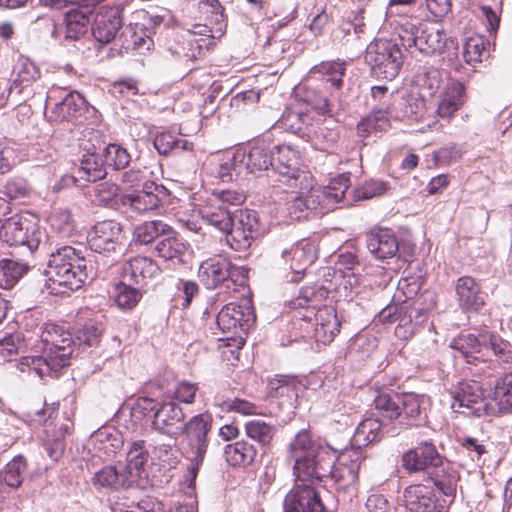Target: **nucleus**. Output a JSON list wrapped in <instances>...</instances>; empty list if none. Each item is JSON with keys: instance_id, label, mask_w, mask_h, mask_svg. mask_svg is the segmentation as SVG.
Masks as SVG:
<instances>
[{"instance_id": "603ef678", "label": "nucleus", "mask_w": 512, "mask_h": 512, "mask_svg": "<svg viewBox=\"0 0 512 512\" xmlns=\"http://www.w3.org/2000/svg\"><path fill=\"white\" fill-rule=\"evenodd\" d=\"M49 222L52 230L61 238H68L75 231V222L67 209H55L49 217Z\"/></svg>"}, {"instance_id": "412c9836", "label": "nucleus", "mask_w": 512, "mask_h": 512, "mask_svg": "<svg viewBox=\"0 0 512 512\" xmlns=\"http://www.w3.org/2000/svg\"><path fill=\"white\" fill-rule=\"evenodd\" d=\"M121 27V10L118 7H101L96 14L92 33L99 43L108 44L115 39Z\"/></svg>"}, {"instance_id": "f257e3e1", "label": "nucleus", "mask_w": 512, "mask_h": 512, "mask_svg": "<svg viewBox=\"0 0 512 512\" xmlns=\"http://www.w3.org/2000/svg\"><path fill=\"white\" fill-rule=\"evenodd\" d=\"M287 459L293 463L296 485L284 498L283 512H329L315 483L331 476L338 491L354 494L366 455L363 450L350 448L337 456L336 450L302 429L290 442Z\"/></svg>"}, {"instance_id": "1a4fd4ad", "label": "nucleus", "mask_w": 512, "mask_h": 512, "mask_svg": "<svg viewBox=\"0 0 512 512\" xmlns=\"http://www.w3.org/2000/svg\"><path fill=\"white\" fill-rule=\"evenodd\" d=\"M245 198V194L239 190H214L199 213L207 224L217 230L226 229L233 218L229 207L241 205Z\"/></svg>"}, {"instance_id": "dca6fc26", "label": "nucleus", "mask_w": 512, "mask_h": 512, "mask_svg": "<svg viewBox=\"0 0 512 512\" xmlns=\"http://www.w3.org/2000/svg\"><path fill=\"white\" fill-rule=\"evenodd\" d=\"M185 414L174 401L163 402L153 414V428L161 434L172 438L183 435Z\"/></svg>"}, {"instance_id": "2eb2a0df", "label": "nucleus", "mask_w": 512, "mask_h": 512, "mask_svg": "<svg viewBox=\"0 0 512 512\" xmlns=\"http://www.w3.org/2000/svg\"><path fill=\"white\" fill-rule=\"evenodd\" d=\"M166 191L163 185L145 181L141 191L123 194L119 197V201L127 210L142 214L157 209L161 196L166 195Z\"/></svg>"}, {"instance_id": "a18cd8bd", "label": "nucleus", "mask_w": 512, "mask_h": 512, "mask_svg": "<svg viewBox=\"0 0 512 512\" xmlns=\"http://www.w3.org/2000/svg\"><path fill=\"white\" fill-rule=\"evenodd\" d=\"M254 446L246 441L228 444L224 450L226 461L232 466H246L253 462L256 456Z\"/></svg>"}, {"instance_id": "58836bf2", "label": "nucleus", "mask_w": 512, "mask_h": 512, "mask_svg": "<svg viewBox=\"0 0 512 512\" xmlns=\"http://www.w3.org/2000/svg\"><path fill=\"white\" fill-rule=\"evenodd\" d=\"M386 431H383L382 423L376 418H366L361 421L352 438V447L355 450H362L369 444L379 442Z\"/></svg>"}, {"instance_id": "052dcab7", "label": "nucleus", "mask_w": 512, "mask_h": 512, "mask_svg": "<svg viewBox=\"0 0 512 512\" xmlns=\"http://www.w3.org/2000/svg\"><path fill=\"white\" fill-rule=\"evenodd\" d=\"M25 340L20 332H6L2 337V358L12 361L11 357L24 352Z\"/></svg>"}, {"instance_id": "a19ab883", "label": "nucleus", "mask_w": 512, "mask_h": 512, "mask_svg": "<svg viewBox=\"0 0 512 512\" xmlns=\"http://www.w3.org/2000/svg\"><path fill=\"white\" fill-rule=\"evenodd\" d=\"M21 254L2 250V255L10 256L2 258V289L13 288L27 272V264L18 257Z\"/></svg>"}, {"instance_id": "0e129e2a", "label": "nucleus", "mask_w": 512, "mask_h": 512, "mask_svg": "<svg viewBox=\"0 0 512 512\" xmlns=\"http://www.w3.org/2000/svg\"><path fill=\"white\" fill-rule=\"evenodd\" d=\"M312 133L316 137L317 143L321 145L320 149L322 150L333 148L340 137L338 129L325 126L318 127L317 130L312 129Z\"/></svg>"}, {"instance_id": "20e7f679", "label": "nucleus", "mask_w": 512, "mask_h": 512, "mask_svg": "<svg viewBox=\"0 0 512 512\" xmlns=\"http://www.w3.org/2000/svg\"><path fill=\"white\" fill-rule=\"evenodd\" d=\"M423 398L419 395L380 393L374 399V405L379 414L386 420L397 421L396 425L388 427L389 436H397L401 429L418 425L422 415Z\"/></svg>"}, {"instance_id": "bf43d9fd", "label": "nucleus", "mask_w": 512, "mask_h": 512, "mask_svg": "<svg viewBox=\"0 0 512 512\" xmlns=\"http://www.w3.org/2000/svg\"><path fill=\"white\" fill-rule=\"evenodd\" d=\"M26 470V462L21 455L14 457L5 466L4 481L7 486L17 488L23 481V473Z\"/></svg>"}, {"instance_id": "0eeeda50", "label": "nucleus", "mask_w": 512, "mask_h": 512, "mask_svg": "<svg viewBox=\"0 0 512 512\" xmlns=\"http://www.w3.org/2000/svg\"><path fill=\"white\" fill-rule=\"evenodd\" d=\"M41 238L37 222L25 215L15 214L2 221V242L15 248V253H27L38 248Z\"/></svg>"}, {"instance_id": "f03ea898", "label": "nucleus", "mask_w": 512, "mask_h": 512, "mask_svg": "<svg viewBox=\"0 0 512 512\" xmlns=\"http://www.w3.org/2000/svg\"><path fill=\"white\" fill-rule=\"evenodd\" d=\"M99 258H86L81 251L68 245L57 248L50 254L45 270L52 293L78 290L87 280L96 278L101 273Z\"/></svg>"}, {"instance_id": "de8ad7c7", "label": "nucleus", "mask_w": 512, "mask_h": 512, "mask_svg": "<svg viewBox=\"0 0 512 512\" xmlns=\"http://www.w3.org/2000/svg\"><path fill=\"white\" fill-rule=\"evenodd\" d=\"M198 8L206 22L216 25L214 31L218 35H223L227 24L224 16V8L220 2L218 0H200Z\"/></svg>"}, {"instance_id": "a211bd4d", "label": "nucleus", "mask_w": 512, "mask_h": 512, "mask_svg": "<svg viewBox=\"0 0 512 512\" xmlns=\"http://www.w3.org/2000/svg\"><path fill=\"white\" fill-rule=\"evenodd\" d=\"M403 501L409 512H447V508L434 494L431 486L414 484L403 491Z\"/></svg>"}, {"instance_id": "423d86ee", "label": "nucleus", "mask_w": 512, "mask_h": 512, "mask_svg": "<svg viewBox=\"0 0 512 512\" xmlns=\"http://www.w3.org/2000/svg\"><path fill=\"white\" fill-rule=\"evenodd\" d=\"M365 61L373 77L392 80L403 65V55L398 43L389 39H377L367 46Z\"/></svg>"}, {"instance_id": "e433bc0d", "label": "nucleus", "mask_w": 512, "mask_h": 512, "mask_svg": "<svg viewBox=\"0 0 512 512\" xmlns=\"http://www.w3.org/2000/svg\"><path fill=\"white\" fill-rule=\"evenodd\" d=\"M350 186V177L346 174L333 178L324 188L313 185L314 195H319L320 208L329 209L334 204L341 202Z\"/></svg>"}, {"instance_id": "774afa93", "label": "nucleus", "mask_w": 512, "mask_h": 512, "mask_svg": "<svg viewBox=\"0 0 512 512\" xmlns=\"http://www.w3.org/2000/svg\"><path fill=\"white\" fill-rule=\"evenodd\" d=\"M118 195V186L111 182H102L95 187V196L97 200L104 205L116 203Z\"/></svg>"}, {"instance_id": "49530a36", "label": "nucleus", "mask_w": 512, "mask_h": 512, "mask_svg": "<svg viewBox=\"0 0 512 512\" xmlns=\"http://www.w3.org/2000/svg\"><path fill=\"white\" fill-rule=\"evenodd\" d=\"M483 341H485V353L488 355L492 351L499 363L512 365V345L499 335L484 331Z\"/></svg>"}, {"instance_id": "69168bd1", "label": "nucleus", "mask_w": 512, "mask_h": 512, "mask_svg": "<svg viewBox=\"0 0 512 512\" xmlns=\"http://www.w3.org/2000/svg\"><path fill=\"white\" fill-rule=\"evenodd\" d=\"M100 331L94 326H86L76 337V348L78 351H85L88 347L96 346L99 342Z\"/></svg>"}, {"instance_id": "13d9d810", "label": "nucleus", "mask_w": 512, "mask_h": 512, "mask_svg": "<svg viewBox=\"0 0 512 512\" xmlns=\"http://www.w3.org/2000/svg\"><path fill=\"white\" fill-rule=\"evenodd\" d=\"M441 474L437 473L433 477L434 485L446 497H454L457 490L459 475L451 468H442Z\"/></svg>"}, {"instance_id": "5701e85b", "label": "nucleus", "mask_w": 512, "mask_h": 512, "mask_svg": "<svg viewBox=\"0 0 512 512\" xmlns=\"http://www.w3.org/2000/svg\"><path fill=\"white\" fill-rule=\"evenodd\" d=\"M148 460L149 452L143 440L130 444L122 470L132 485L139 484L140 481L147 478Z\"/></svg>"}, {"instance_id": "a878e982", "label": "nucleus", "mask_w": 512, "mask_h": 512, "mask_svg": "<svg viewBox=\"0 0 512 512\" xmlns=\"http://www.w3.org/2000/svg\"><path fill=\"white\" fill-rule=\"evenodd\" d=\"M86 153H84L80 160V166L76 171V177L88 182H96L105 178L107 174L105 161L102 159L103 155L97 150L95 144L88 147L82 143Z\"/></svg>"}, {"instance_id": "aec40b11", "label": "nucleus", "mask_w": 512, "mask_h": 512, "mask_svg": "<svg viewBox=\"0 0 512 512\" xmlns=\"http://www.w3.org/2000/svg\"><path fill=\"white\" fill-rule=\"evenodd\" d=\"M157 262L147 256H135L123 267V277L133 285L144 289L149 282L160 274Z\"/></svg>"}, {"instance_id": "680f3d73", "label": "nucleus", "mask_w": 512, "mask_h": 512, "mask_svg": "<svg viewBox=\"0 0 512 512\" xmlns=\"http://www.w3.org/2000/svg\"><path fill=\"white\" fill-rule=\"evenodd\" d=\"M486 51V42L480 36L469 37L463 46V57L466 63L475 64L482 61Z\"/></svg>"}, {"instance_id": "79ce46f5", "label": "nucleus", "mask_w": 512, "mask_h": 512, "mask_svg": "<svg viewBox=\"0 0 512 512\" xmlns=\"http://www.w3.org/2000/svg\"><path fill=\"white\" fill-rule=\"evenodd\" d=\"M92 483L98 488H129L133 486L122 468L118 470L113 466H106L96 472L92 477Z\"/></svg>"}, {"instance_id": "4d7b16f0", "label": "nucleus", "mask_w": 512, "mask_h": 512, "mask_svg": "<svg viewBox=\"0 0 512 512\" xmlns=\"http://www.w3.org/2000/svg\"><path fill=\"white\" fill-rule=\"evenodd\" d=\"M14 82L19 84H28L36 80L40 72L36 65L28 58L20 56L13 68Z\"/></svg>"}, {"instance_id": "4c0bfd02", "label": "nucleus", "mask_w": 512, "mask_h": 512, "mask_svg": "<svg viewBox=\"0 0 512 512\" xmlns=\"http://www.w3.org/2000/svg\"><path fill=\"white\" fill-rule=\"evenodd\" d=\"M185 250V244L171 226H169V232L163 234L154 246V252L157 257L172 263L181 262Z\"/></svg>"}, {"instance_id": "c756f323", "label": "nucleus", "mask_w": 512, "mask_h": 512, "mask_svg": "<svg viewBox=\"0 0 512 512\" xmlns=\"http://www.w3.org/2000/svg\"><path fill=\"white\" fill-rule=\"evenodd\" d=\"M230 269L231 264L227 259L213 257L201 263L198 276L208 289H213L229 278Z\"/></svg>"}, {"instance_id": "9b49d317", "label": "nucleus", "mask_w": 512, "mask_h": 512, "mask_svg": "<svg viewBox=\"0 0 512 512\" xmlns=\"http://www.w3.org/2000/svg\"><path fill=\"white\" fill-rule=\"evenodd\" d=\"M46 108L50 110V120L71 121L81 117L88 110V103L76 91L52 88L47 95Z\"/></svg>"}, {"instance_id": "4468645a", "label": "nucleus", "mask_w": 512, "mask_h": 512, "mask_svg": "<svg viewBox=\"0 0 512 512\" xmlns=\"http://www.w3.org/2000/svg\"><path fill=\"white\" fill-rule=\"evenodd\" d=\"M451 408L465 416L476 417L489 414L490 409L477 382L462 384L453 394Z\"/></svg>"}, {"instance_id": "6ab92c4d", "label": "nucleus", "mask_w": 512, "mask_h": 512, "mask_svg": "<svg viewBox=\"0 0 512 512\" xmlns=\"http://www.w3.org/2000/svg\"><path fill=\"white\" fill-rule=\"evenodd\" d=\"M274 147L264 140H257L247 148L237 149V153L244 154L243 171L248 174H260L263 171L271 170L273 164Z\"/></svg>"}, {"instance_id": "39448f33", "label": "nucleus", "mask_w": 512, "mask_h": 512, "mask_svg": "<svg viewBox=\"0 0 512 512\" xmlns=\"http://www.w3.org/2000/svg\"><path fill=\"white\" fill-rule=\"evenodd\" d=\"M400 43L406 50L415 48L424 55L441 53L447 44L444 30L436 23L424 22L418 26L403 23L398 31Z\"/></svg>"}, {"instance_id": "f704fd0d", "label": "nucleus", "mask_w": 512, "mask_h": 512, "mask_svg": "<svg viewBox=\"0 0 512 512\" xmlns=\"http://www.w3.org/2000/svg\"><path fill=\"white\" fill-rule=\"evenodd\" d=\"M392 111L389 105L374 109L357 124L358 135L365 139L387 131L391 127Z\"/></svg>"}, {"instance_id": "cd10ccee", "label": "nucleus", "mask_w": 512, "mask_h": 512, "mask_svg": "<svg viewBox=\"0 0 512 512\" xmlns=\"http://www.w3.org/2000/svg\"><path fill=\"white\" fill-rule=\"evenodd\" d=\"M278 124L302 139L309 140L312 137L313 117L309 111H303L301 108L286 109Z\"/></svg>"}, {"instance_id": "37998d69", "label": "nucleus", "mask_w": 512, "mask_h": 512, "mask_svg": "<svg viewBox=\"0 0 512 512\" xmlns=\"http://www.w3.org/2000/svg\"><path fill=\"white\" fill-rule=\"evenodd\" d=\"M329 295V288L323 285H314L303 287L299 295L290 301L289 306L292 309L298 308H313L318 309L321 304Z\"/></svg>"}, {"instance_id": "f8f14e48", "label": "nucleus", "mask_w": 512, "mask_h": 512, "mask_svg": "<svg viewBox=\"0 0 512 512\" xmlns=\"http://www.w3.org/2000/svg\"><path fill=\"white\" fill-rule=\"evenodd\" d=\"M124 241L122 226L114 220L98 222L88 233V244L98 254L121 255L125 249Z\"/></svg>"}, {"instance_id": "4be33fe9", "label": "nucleus", "mask_w": 512, "mask_h": 512, "mask_svg": "<svg viewBox=\"0 0 512 512\" xmlns=\"http://www.w3.org/2000/svg\"><path fill=\"white\" fill-rule=\"evenodd\" d=\"M255 322V314L251 306L229 303L217 315V325L222 331H231L240 327L248 329Z\"/></svg>"}, {"instance_id": "8fccbe9b", "label": "nucleus", "mask_w": 512, "mask_h": 512, "mask_svg": "<svg viewBox=\"0 0 512 512\" xmlns=\"http://www.w3.org/2000/svg\"><path fill=\"white\" fill-rule=\"evenodd\" d=\"M345 71V62L327 61L314 66L310 73L312 75L319 74L326 82L331 83L333 87L340 88L343 83Z\"/></svg>"}, {"instance_id": "473e14b6", "label": "nucleus", "mask_w": 512, "mask_h": 512, "mask_svg": "<svg viewBox=\"0 0 512 512\" xmlns=\"http://www.w3.org/2000/svg\"><path fill=\"white\" fill-rule=\"evenodd\" d=\"M484 331L479 334L461 333L457 338L451 342V347L458 351L467 363L476 360L484 361L485 341H483Z\"/></svg>"}, {"instance_id": "f3484780", "label": "nucleus", "mask_w": 512, "mask_h": 512, "mask_svg": "<svg viewBox=\"0 0 512 512\" xmlns=\"http://www.w3.org/2000/svg\"><path fill=\"white\" fill-rule=\"evenodd\" d=\"M442 466V457L431 441H424L402 455V467L408 473L425 471Z\"/></svg>"}, {"instance_id": "5fc2aeb1", "label": "nucleus", "mask_w": 512, "mask_h": 512, "mask_svg": "<svg viewBox=\"0 0 512 512\" xmlns=\"http://www.w3.org/2000/svg\"><path fill=\"white\" fill-rule=\"evenodd\" d=\"M246 435L262 446H267L272 441L275 428L261 420H251L245 424Z\"/></svg>"}, {"instance_id": "864d4df0", "label": "nucleus", "mask_w": 512, "mask_h": 512, "mask_svg": "<svg viewBox=\"0 0 512 512\" xmlns=\"http://www.w3.org/2000/svg\"><path fill=\"white\" fill-rule=\"evenodd\" d=\"M106 167H111L114 170L125 168L131 160L130 154L126 148L116 143H110L102 149Z\"/></svg>"}, {"instance_id": "6e6d98bb", "label": "nucleus", "mask_w": 512, "mask_h": 512, "mask_svg": "<svg viewBox=\"0 0 512 512\" xmlns=\"http://www.w3.org/2000/svg\"><path fill=\"white\" fill-rule=\"evenodd\" d=\"M494 399L500 411L507 412L512 408V373L505 375L497 382Z\"/></svg>"}, {"instance_id": "c03bdc74", "label": "nucleus", "mask_w": 512, "mask_h": 512, "mask_svg": "<svg viewBox=\"0 0 512 512\" xmlns=\"http://www.w3.org/2000/svg\"><path fill=\"white\" fill-rule=\"evenodd\" d=\"M169 226L161 220L146 221L135 227L133 240L136 244L148 245L169 232Z\"/></svg>"}, {"instance_id": "09e8293b", "label": "nucleus", "mask_w": 512, "mask_h": 512, "mask_svg": "<svg viewBox=\"0 0 512 512\" xmlns=\"http://www.w3.org/2000/svg\"><path fill=\"white\" fill-rule=\"evenodd\" d=\"M143 289L133 287L125 282H119L114 287L113 297L116 305L120 309H133L143 296Z\"/></svg>"}, {"instance_id": "e2e57ef3", "label": "nucleus", "mask_w": 512, "mask_h": 512, "mask_svg": "<svg viewBox=\"0 0 512 512\" xmlns=\"http://www.w3.org/2000/svg\"><path fill=\"white\" fill-rule=\"evenodd\" d=\"M68 433V426L62 425L59 428V431L53 438H48L45 443V450L48 454V456L54 460L57 461L59 458L62 457L64 450H65V434Z\"/></svg>"}, {"instance_id": "c9c22d12", "label": "nucleus", "mask_w": 512, "mask_h": 512, "mask_svg": "<svg viewBox=\"0 0 512 512\" xmlns=\"http://www.w3.org/2000/svg\"><path fill=\"white\" fill-rule=\"evenodd\" d=\"M283 258L290 261V267L296 275L303 273L317 258L316 248L309 240H301L283 251Z\"/></svg>"}, {"instance_id": "7c9ffc66", "label": "nucleus", "mask_w": 512, "mask_h": 512, "mask_svg": "<svg viewBox=\"0 0 512 512\" xmlns=\"http://www.w3.org/2000/svg\"><path fill=\"white\" fill-rule=\"evenodd\" d=\"M315 321L316 340L323 344L332 342L335 336L340 332L341 322L335 308L331 306L318 308L315 313Z\"/></svg>"}, {"instance_id": "393cba45", "label": "nucleus", "mask_w": 512, "mask_h": 512, "mask_svg": "<svg viewBox=\"0 0 512 512\" xmlns=\"http://www.w3.org/2000/svg\"><path fill=\"white\" fill-rule=\"evenodd\" d=\"M455 292L458 305L463 311L478 312L485 304L479 283L470 276L458 278Z\"/></svg>"}, {"instance_id": "2f4dec72", "label": "nucleus", "mask_w": 512, "mask_h": 512, "mask_svg": "<svg viewBox=\"0 0 512 512\" xmlns=\"http://www.w3.org/2000/svg\"><path fill=\"white\" fill-rule=\"evenodd\" d=\"M466 101L465 86L463 83L450 80L442 93L437 114L443 119H450Z\"/></svg>"}, {"instance_id": "ddd939ff", "label": "nucleus", "mask_w": 512, "mask_h": 512, "mask_svg": "<svg viewBox=\"0 0 512 512\" xmlns=\"http://www.w3.org/2000/svg\"><path fill=\"white\" fill-rule=\"evenodd\" d=\"M259 223L253 210L241 211L237 219H231L226 229L219 231L225 235L228 246L235 251H246L252 244Z\"/></svg>"}, {"instance_id": "9d476101", "label": "nucleus", "mask_w": 512, "mask_h": 512, "mask_svg": "<svg viewBox=\"0 0 512 512\" xmlns=\"http://www.w3.org/2000/svg\"><path fill=\"white\" fill-rule=\"evenodd\" d=\"M274 149L277 155L273 154L271 171L279 176L278 181L290 188L307 189L313 178L309 172L299 168L298 152L289 146H276Z\"/></svg>"}, {"instance_id": "3c124183", "label": "nucleus", "mask_w": 512, "mask_h": 512, "mask_svg": "<svg viewBox=\"0 0 512 512\" xmlns=\"http://www.w3.org/2000/svg\"><path fill=\"white\" fill-rule=\"evenodd\" d=\"M154 147L161 155H167L171 152H181L190 150L192 143L186 139L179 138L170 132L158 134L154 139Z\"/></svg>"}, {"instance_id": "338daca9", "label": "nucleus", "mask_w": 512, "mask_h": 512, "mask_svg": "<svg viewBox=\"0 0 512 512\" xmlns=\"http://www.w3.org/2000/svg\"><path fill=\"white\" fill-rule=\"evenodd\" d=\"M421 86L426 89L428 95H434L443 82L442 72L436 68H429L421 78Z\"/></svg>"}, {"instance_id": "b1692460", "label": "nucleus", "mask_w": 512, "mask_h": 512, "mask_svg": "<svg viewBox=\"0 0 512 512\" xmlns=\"http://www.w3.org/2000/svg\"><path fill=\"white\" fill-rule=\"evenodd\" d=\"M298 191H291L285 203L287 216L293 220H301L307 217V211H313L319 206V195H314L313 183L307 189L297 187Z\"/></svg>"}, {"instance_id": "72a5a7b5", "label": "nucleus", "mask_w": 512, "mask_h": 512, "mask_svg": "<svg viewBox=\"0 0 512 512\" xmlns=\"http://www.w3.org/2000/svg\"><path fill=\"white\" fill-rule=\"evenodd\" d=\"M91 443L99 455L112 457L123 448L124 439L119 430L105 426L91 435Z\"/></svg>"}, {"instance_id": "7ed1b4c3", "label": "nucleus", "mask_w": 512, "mask_h": 512, "mask_svg": "<svg viewBox=\"0 0 512 512\" xmlns=\"http://www.w3.org/2000/svg\"><path fill=\"white\" fill-rule=\"evenodd\" d=\"M42 353L35 356H23L17 367L24 372L26 367L41 378L69 365L76 348L71 333L62 326L47 324L41 333Z\"/></svg>"}, {"instance_id": "ea45409f", "label": "nucleus", "mask_w": 512, "mask_h": 512, "mask_svg": "<svg viewBox=\"0 0 512 512\" xmlns=\"http://www.w3.org/2000/svg\"><path fill=\"white\" fill-rule=\"evenodd\" d=\"M243 155L235 150L231 155L223 157L215 166L213 175L224 183L244 179L246 176L243 171Z\"/></svg>"}, {"instance_id": "bb28decb", "label": "nucleus", "mask_w": 512, "mask_h": 512, "mask_svg": "<svg viewBox=\"0 0 512 512\" xmlns=\"http://www.w3.org/2000/svg\"><path fill=\"white\" fill-rule=\"evenodd\" d=\"M302 391L300 383L292 376H278L271 379L267 385V394L271 398L280 399V404L290 408L297 406L299 393Z\"/></svg>"}, {"instance_id": "c85d7f7f", "label": "nucleus", "mask_w": 512, "mask_h": 512, "mask_svg": "<svg viewBox=\"0 0 512 512\" xmlns=\"http://www.w3.org/2000/svg\"><path fill=\"white\" fill-rule=\"evenodd\" d=\"M366 242L368 250L378 260L392 258L399 250L396 236L388 229L371 231Z\"/></svg>"}, {"instance_id": "6e6552de", "label": "nucleus", "mask_w": 512, "mask_h": 512, "mask_svg": "<svg viewBox=\"0 0 512 512\" xmlns=\"http://www.w3.org/2000/svg\"><path fill=\"white\" fill-rule=\"evenodd\" d=\"M213 417L210 413H200L191 417L183 426V435L186 436L190 450L189 474L194 480L203 463L208 446V433L212 428Z\"/></svg>"}]
</instances>
